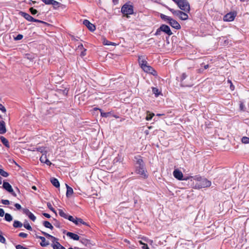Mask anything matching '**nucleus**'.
Listing matches in <instances>:
<instances>
[{
    "instance_id": "1",
    "label": "nucleus",
    "mask_w": 249,
    "mask_h": 249,
    "mask_svg": "<svg viewBox=\"0 0 249 249\" xmlns=\"http://www.w3.org/2000/svg\"><path fill=\"white\" fill-rule=\"evenodd\" d=\"M136 161V173L140 175L142 178H147L148 176L146 174V170L145 167L144 163L140 157H135Z\"/></svg>"
},
{
    "instance_id": "2",
    "label": "nucleus",
    "mask_w": 249,
    "mask_h": 249,
    "mask_svg": "<svg viewBox=\"0 0 249 249\" xmlns=\"http://www.w3.org/2000/svg\"><path fill=\"white\" fill-rule=\"evenodd\" d=\"M161 32L164 33L169 36H171L173 34L169 26L165 24H161L160 27L157 29L156 33L154 34V35L156 36H160Z\"/></svg>"
},
{
    "instance_id": "3",
    "label": "nucleus",
    "mask_w": 249,
    "mask_h": 249,
    "mask_svg": "<svg viewBox=\"0 0 249 249\" xmlns=\"http://www.w3.org/2000/svg\"><path fill=\"white\" fill-rule=\"evenodd\" d=\"M175 3L181 10L185 12H189L190 4L187 0H177Z\"/></svg>"
},
{
    "instance_id": "4",
    "label": "nucleus",
    "mask_w": 249,
    "mask_h": 249,
    "mask_svg": "<svg viewBox=\"0 0 249 249\" xmlns=\"http://www.w3.org/2000/svg\"><path fill=\"white\" fill-rule=\"evenodd\" d=\"M211 185V181L205 178H201L198 180V182L196 184V187L197 188H203L208 187Z\"/></svg>"
},
{
    "instance_id": "5",
    "label": "nucleus",
    "mask_w": 249,
    "mask_h": 249,
    "mask_svg": "<svg viewBox=\"0 0 249 249\" xmlns=\"http://www.w3.org/2000/svg\"><path fill=\"white\" fill-rule=\"evenodd\" d=\"M48 239H50L52 241L51 246L53 249H59L60 248L61 244L58 241V239L48 233Z\"/></svg>"
},
{
    "instance_id": "6",
    "label": "nucleus",
    "mask_w": 249,
    "mask_h": 249,
    "mask_svg": "<svg viewBox=\"0 0 249 249\" xmlns=\"http://www.w3.org/2000/svg\"><path fill=\"white\" fill-rule=\"evenodd\" d=\"M121 12L124 15H132L133 13V7L126 3L122 6Z\"/></svg>"
},
{
    "instance_id": "7",
    "label": "nucleus",
    "mask_w": 249,
    "mask_h": 249,
    "mask_svg": "<svg viewBox=\"0 0 249 249\" xmlns=\"http://www.w3.org/2000/svg\"><path fill=\"white\" fill-rule=\"evenodd\" d=\"M173 175L176 178L179 180H187L189 179L188 177L184 178L182 173L178 169H175L174 171Z\"/></svg>"
},
{
    "instance_id": "8",
    "label": "nucleus",
    "mask_w": 249,
    "mask_h": 249,
    "mask_svg": "<svg viewBox=\"0 0 249 249\" xmlns=\"http://www.w3.org/2000/svg\"><path fill=\"white\" fill-rule=\"evenodd\" d=\"M142 69L145 72L151 74L154 76H156L157 75V71L152 67L148 65V64L147 65L142 67Z\"/></svg>"
},
{
    "instance_id": "9",
    "label": "nucleus",
    "mask_w": 249,
    "mask_h": 249,
    "mask_svg": "<svg viewBox=\"0 0 249 249\" xmlns=\"http://www.w3.org/2000/svg\"><path fill=\"white\" fill-rule=\"evenodd\" d=\"M2 187L8 192L12 194L14 196H16V193L14 192L11 185L7 182H3Z\"/></svg>"
},
{
    "instance_id": "10",
    "label": "nucleus",
    "mask_w": 249,
    "mask_h": 249,
    "mask_svg": "<svg viewBox=\"0 0 249 249\" xmlns=\"http://www.w3.org/2000/svg\"><path fill=\"white\" fill-rule=\"evenodd\" d=\"M236 17V14L233 12H230L224 16L223 20L225 21H232Z\"/></svg>"
},
{
    "instance_id": "11",
    "label": "nucleus",
    "mask_w": 249,
    "mask_h": 249,
    "mask_svg": "<svg viewBox=\"0 0 249 249\" xmlns=\"http://www.w3.org/2000/svg\"><path fill=\"white\" fill-rule=\"evenodd\" d=\"M168 23H169L173 28L177 30H179L181 28V26L179 23L172 18H171L169 22H168Z\"/></svg>"
},
{
    "instance_id": "12",
    "label": "nucleus",
    "mask_w": 249,
    "mask_h": 249,
    "mask_svg": "<svg viewBox=\"0 0 249 249\" xmlns=\"http://www.w3.org/2000/svg\"><path fill=\"white\" fill-rule=\"evenodd\" d=\"M83 24L85 25L88 28V29L91 32L95 31L96 29L95 25L91 23L87 19L84 20Z\"/></svg>"
},
{
    "instance_id": "13",
    "label": "nucleus",
    "mask_w": 249,
    "mask_h": 249,
    "mask_svg": "<svg viewBox=\"0 0 249 249\" xmlns=\"http://www.w3.org/2000/svg\"><path fill=\"white\" fill-rule=\"evenodd\" d=\"M20 14L23 17H24L25 19H26L27 20L29 21L41 22V21L38 19H35L27 13L21 12L20 13Z\"/></svg>"
},
{
    "instance_id": "14",
    "label": "nucleus",
    "mask_w": 249,
    "mask_h": 249,
    "mask_svg": "<svg viewBox=\"0 0 249 249\" xmlns=\"http://www.w3.org/2000/svg\"><path fill=\"white\" fill-rule=\"evenodd\" d=\"M48 5H52L54 9L60 7L61 3L54 0H48Z\"/></svg>"
},
{
    "instance_id": "15",
    "label": "nucleus",
    "mask_w": 249,
    "mask_h": 249,
    "mask_svg": "<svg viewBox=\"0 0 249 249\" xmlns=\"http://www.w3.org/2000/svg\"><path fill=\"white\" fill-rule=\"evenodd\" d=\"M67 236L71 238V239H72L74 240H79L80 239L79 236L77 234L73 232H68L66 233Z\"/></svg>"
},
{
    "instance_id": "16",
    "label": "nucleus",
    "mask_w": 249,
    "mask_h": 249,
    "mask_svg": "<svg viewBox=\"0 0 249 249\" xmlns=\"http://www.w3.org/2000/svg\"><path fill=\"white\" fill-rule=\"evenodd\" d=\"M6 132L5 123L3 121H0V134H3Z\"/></svg>"
},
{
    "instance_id": "17",
    "label": "nucleus",
    "mask_w": 249,
    "mask_h": 249,
    "mask_svg": "<svg viewBox=\"0 0 249 249\" xmlns=\"http://www.w3.org/2000/svg\"><path fill=\"white\" fill-rule=\"evenodd\" d=\"M74 223L77 226H80L81 224H83V225H86L87 226H89V224L87 223L84 222L80 218L76 217L75 219V221H74Z\"/></svg>"
},
{
    "instance_id": "18",
    "label": "nucleus",
    "mask_w": 249,
    "mask_h": 249,
    "mask_svg": "<svg viewBox=\"0 0 249 249\" xmlns=\"http://www.w3.org/2000/svg\"><path fill=\"white\" fill-rule=\"evenodd\" d=\"M50 182L56 188H58L60 187V183L58 180L55 178H51Z\"/></svg>"
},
{
    "instance_id": "19",
    "label": "nucleus",
    "mask_w": 249,
    "mask_h": 249,
    "mask_svg": "<svg viewBox=\"0 0 249 249\" xmlns=\"http://www.w3.org/2000/svg\"><path fill=\"white\" fill-rule=\"evenodd\" d=\"M24 213L33 221L36 220V216L28 210V209H24Z\"/></svg>"
},
{
    "instance_id": "20",
    "label": "nucleus",
    "mask_w": 249,
    "mask_h": 249,
    "mask_svg": "<svg viewBox=\"0 0 249 249\" xmlns=\"http://www.w3.org/2000/svg\"><path fill=\"white\" fill-rule=\"evenodd\" d=\"M139 64L140 65L141 68L142 67L147 65V62L144 59L142 56H139L138 58Z\"/></svg>"
},
{
    "instance_id": "21",
    "label": "nucleus",
    "mask_w": 249,
    "mask_h": 249,
    "mask_svg": "<svg viewBox=\"0 0 249 249\" xmlns=\"http://www.w3.org/2000/svg\"><path fill=\"white\" fill-rule=\"evenodd\" d=\"M66 186L67 187L66 196L67 197H70L73 193V191L72 188L67 184H66Z\"/></svg>"
},
{
    "instance_id": "22",
    "label": "nucleus",
    "mask_w": 249,
    "mask_h": 249,
    "mask_svg": "<svg viewBox=\"0 0 249 249\" xmlns=\"http://www.w3.org/2000/svg\"><path fill=\"white\" fill-rule=\"evenodd\" d=\"M160 18L162 20H163L164 21H166L167 23H168V22H169V21L171 19V18L170 17L167 16L163 14H160Z\"/></svg>"
},
{
    "instance_id": "23",
    "label": "nucleus",
    "mask_w": 249,
    "mask_h": 249,
    "mask_svg": "<svg viewBox=\"0 0 249 249\" xmlns=\"http://www.w3.org/2000/svg\"><path fill=\"white\" fill-rule=\"evenodd\" d=\"M0 138L1 141L2 142V143L6 147L9 148L10 146H9L8 141L3 136H1Z\"/></svg>"
},
{
    "instance_id": "24",
    "label": "nucleus",
    "mask_w": 249,
    "mask_h": 249,
    "mask_svg": "<svg viewBox=\"0 0 249 249\" xmlns=\"http://www.w3.org/2000/svg\"><path fill=\"white\" fill-rule=\"evenodd\" d=\"M188 18V15L185 13V12H183L182 11L181 12V13L180 14L179 18L182 20H185L187 19Z\"/></svg>"
},
{
    "instance_id": "25",
    "label": "nucleus",
    "mask_w": 249,
    "mask_h": 249,
    "mask_svg": "<svg viewBox=\"0 0 249 249\" xmlns=\"http://www.w3.org/2000/svg\"><path fill=\"white\" fill-rule=\"evenodd\" d=\"M95 110H99L101 113V116L103 117L107 118L109 116L110 112H104L101 109L98 108H95Z\"/></svg>"
},
{
    "instance_id": "26",
    "label": "nucleus",
    "mask_w": 249,
    "mask_h": 249,
    "mask_svg": "<svg viewBox=\"0 0 249 249\" xmlns=\"http://www.w3.org/2000/svg\"><path fill=\"white\" fill-rule=\"evenodd\" d=\"M40 160L42 163H47V154L46 153L42 154L40 158Z\"/></svg>"
},
{
    "instance_id": "27",
    "label": "nucleus",
    "mask_w": 249,
    "mask_h": 249,
    "mask_svg": "<svg viewBox=\"0 0 249 249\" xmlns=\"http://www.w3.org/2000/svg\"><path fill=\"white\" fill-rule=\"evenodd\" d=\"M141 239L142 241L150 244V245H152V243H153V240L149 239L148 237H145V236H142V237H141Z\"/></svg>"
},
{
    "instance_id": "28",
    "label": "nucleus",
    "mask_w": 249,
    "mask_h": 249,
    "mask_svg": "<svg viewBox=\"0 0 249 249\" xmlns=\"http://www.w3.org/2000/svg\"><path fill=\"white\" fill-rule=\"evenodd\" d=\"M59 215L63 217L65 219H66L67 217V216L68 215V214L65 213L61 209H59Z\"/></svg>"
},
{
    "instance_id": "29",
    "label": "nucleus",
    "mask_w": 249,
    "mask_h": 249,
    "mask_svg": "<svg viewBox=\"0 0 249 249\" xmlns=\"http://www.w3.org/2000/svg\"><path fill=\"white\" fill-rule=\"evenodd\" d=\"M5 219L8 222H10L12 220L13 217L11 214L9 213H6L5 214Z\"/></svg>"
},
{
    "instance_id": "30",
    "label": "nucleus",
    "mask_w": 249,
    "mask_h": 249,
    "mask_svg": "<svg viewBox=\"0 0 249 249\" xmlns=\"http://www.w3.org/2000/svg\"><path fill=\"white\" fill-rule=\"evenodd\" d=\"M22 224L18 221H15L13 224V226L15 228L21 227Z\"/></svg>"
},
{
    "instance_id": "31",
    "label": "nucleus",
    "mask_w": 249,
    "mask_h": 249,
    "mask_svg": "<svg viewBox=\"0 0 249 249\" xmlns=\"http://www.w3.org/2000/svg\"><path fill=\"white\" fill-rule=\"evenodd\" d=\"M103 43V44L105 45L108 46V45H115V43L109 41L107 39H104Z\"/></svg>"
},
{
    "instance_id": "32",
    "label": "nucleus",
    "mask_w": 249,
    "mask_h": 249,
    "mask_svg": "<svg viewBox=\"0 0 249 249\" xmlns=\"http://www.w3.org/2000/svg\"><path fill=\"white\" fill-rule=\"evenodd\" d=\"M48 208L52 211L55 215H56V213L55 209L53 207L51 204L49 202H48Z\"/></svg>"
},
{
    "instance_id": "33",
    "label": "nucleus",
    "mask_w": 249,
    "mask_h": 249,
    "mask_svg": "<svg viewBox=\"0 0 249 249\" xmlns=\"http://www.w3.org/2000/svg\"><path fill=\"white\" fill-rule=\"evenodd\" d=\"M242 142L246 144L249 143V138L243 137L242 139Z\"/></svg>"
},
{
    "instance_id": "34",
    "label": "nucleus",
    "mask_w": 249,
    "mask_h": 249,
    "mask_svg": "<svg viewBox=\"0 0 249 249\" xmlns=\"http://www.w3.org/2000/svg\"><path fill=\"white\" fill-rule=\"evenodd\" d=\"M152 91L155 94L156 96H158L160 93L159 89L156 88H153L152 89Z\"/></svg>"
},
{
    "instance_id": "35",
    "label": "nucleus",
    "mask_w": 249,
    "mask_h": 249,
    "mask_svg": "<svg viewBox=\"0 0 249 249\" xmlns=\"http://www.w3.org/2000/svg\"><path fill=\"white\" fill-rule=\"evenodd\" d=\"M0 175L4 177H7L8 176V174L6 172H5L3 170L0 169Z\"/></svg>"
},
{
    "instance_id": "36",
    "label": "nucleus",
    "mask_w": 249,
    "mask_h": 249,
    "mask_svg": "<svg viewBox=\"0 0 249 249\" xmlns=\"http://www.w3.org/2000/svg\"><path fill=\"white\" fill-rule=\"evenodd\" d=\"M80 242L85 246H86L89 242L88 240L85 238H81Z\"/></svg>"
},
{
    "instance_id": "37",
    "label": "nucleus",
    "mask_w": 249,
    "mask_h": 249,
    "mask_svg": "<svg viewBox=\"0 0 249 249\" xmlns=\"http://www.w3.org/2000/svg\"><path fill=\"white\" fill-rule=\"evenodd\" d=\"M66 219H68L70 221H71L73 223H74V221H75V218H74L73 216L68 214Z\"/></svg>"
},
{
    "instance_id": "38",
    "label": "nucleus",
    "mask_w": 249,
    "mask_h": 249,
    "mask_svg": "<svg viewBox=\"0 0 249 249\" xmlns=\"http://www.w3.org/2000/svg\"><path fill=\"white\" fill-rule=\"evenodd\" d=\"M24 227L28 230H32V227L29 223H24Z\"/></svg>"
},
{
    "instance_id": "39",
    "label": "nucleus",
    "mask_w": 249,
    "mask_h": 249,
    "mask_svg": "<svg viewBox=\"0 0 249 249\" xmlns=\"http://www.w3.org/2000/svg\"><path fill=\"white\" fill-rule=\"evenodd\" d=\"M30 11L31 12L32 15H35L37 12V10L33 8V7L30 8Z\"/></svg>"
},
{
    "instance_id": "40",
    "label": "nucleus",
    "mask_w": 249,
    "mask_h": 249,
    "mask_svg": "<svg viewBox=\"0 0 249 249\" xmlns=\"http://www.w3.org/2000/svg\"><path fill=\"white\" fill-rule=\"evenodd\" d=\"M6 241V240L5 238L0 234V242L1 243H5Z\"/></svg>"
},
{
    "instance_id": "41",
    "label": "nucleus",
    "mask_w": 249,
    "mask_h": 249,
    "mask_svg": "<svg viewBox=\"0 0 249 249\" xmlns=\"http://www.w3.org/2000/svg\"><path fill=\"white\" fill-rule=\"evenodd\" d=\"M22 38L23 36L22 35L19 34L15 38V39L16 40H19L21 39Z\"/></svg>"
},
{
    "instance_id": "42",
    "label": "nucleus",
    "mask_w": 249,
    "mask_h": 249,
    "mask_svg": "<svg viewBox=\"0 0 249 249\" xmlns=\"http://www.w3.org/2000/svg\"><path fill=\"white\" fill-rule=\"evenodd\" d=\"M1 202L4 205H8L10 203V202L8 200L2 199Z\"/></svg>"
},
{
    "instance_id": "43",
    "label": "nucleus",
    "mask_w": 249,
    "mask_h": 249,
    "mask_svg": "<svg viewBox=\"0 0 249 249\" xmlns=\"http://www.w3.org/2000/svg\"><path fill=\"white\" fill-rule=\"evenodd\" d=\"M19 236L22 238H26L27 236V234L24 232H20L19 234Z\"/></svg>"
},
{
    "instance_id": "44",
    "label": "nucleus",
    "mask_w": 249,
    "mask_h": 249,
    "mask_svg": "<svg viewBox=\"0 0 249 249\" xmlns=\"http://www.w3.org/2000/svg\"><path fill=\"white\" fill-rule=\"evenodd\" d=\"M0 110H1L3 112H6V108L1 104H0Z\"/></svg>"
},
{
    "instance_id": "45",
    "label": "nucleus",
    "mask_w": 249,
    "mask_h": 249,
    "mask_svg": "<svg viewBox=\"0 0 249 249\" xmlns=\"http://www.w3.org/2000/svg\"><path fill=\"white\" fill-rule=\"evenodd\" d=\"M17 249H27V248L23 247L22 246L20 245H18L16 246Z\"/></svg>"
},
{
    "instance_id": "46",
    "label": "nucleus",
    "mask_w": 249,
    "mask_h": 249,
    "mask_svg": "<svg viewBox=\"0 0 249 249\" xmlns=\"http://www.w3.org/2000/svg\"><path fill=\"white\" fill-rule=\"evenodd\" d=\"M4 215H5L4 210L0 208V216L2 217Z\"/></svg>"
},
{
    "instance_id": "47",
    "label": "nucleus",
    "mask_w": 249,
    "mask_h": 249,
    "mask_svg": "<svg viewBox=\"0 0 249 249\" xmlns=\"http://www.w3.org/2000/svg\"><path fill=\"white\" fill-rule=\"evenodd\" d=\"M186 77H187V75L185 73H183L181 75V80L182 81V80H184Z\"/></svg>"
},
{
    "instance_id": "48",
    "label": "nucleus",
    "mask_w": 249,
    "mask_h": 249,
    "mask_svg": "<svg viewBox=\"0 0 249 249\" xmlns=\"http://www.w3.org/2000/svg\"><path fill=\"white\" fill-rule=\"evenodd\" d=\"M181 12V11L177 10L174 15L177 16L179 18Z\"/></svg>"
},
{
    "instance_id": "49",
    "label": "nucleus",
    "mask_w": 249,
    "mask_h": 249,
    "mask_svg": "<svg viewBox=\"0 0 249 249\" xmlns=\"http://www.w3.org/2000/svg\"><path fill=\"white\" fill-rule=\"evenodd\" d=\"M168 9L171 12H172V13L173 14V15H175L176 12L177 10H174V9H172V8H169V7H168Z\"/></svg>"
},
{
    "instance_id": "50",
    "label": "nucleus",
    "mask_w": 249,
    "mask_h": 249,
    "mask_svg": "<svg viewBox=\"0 0 249 249\" xmlns=\"http://www.w3.org/2000/svg\"><path fill=\"white\" fill-rule=\"evenodd\" d=\"M15 206L18 210L20 209L21 208V205L20 204H18V203H16L15 204Z\"/></svg>"
},
{
    "instance_id": "51",
    "label": "nucleus",
    "mask_w": 249,
    "mask_h": 249,
    "mask_svg": "<svg viewBox=\"0 0 249 249\" xmlns=\"http://www.w3.org/2000/svg\"><path fill=\"white\" fill-rule=\"evenodd\" d=\"M40 245L42 247H45L47 246V242H46V240L44 241H42L40 243Z\"/></svg>"
},
{
    "instance_id": "52",
    "label": "nucleus",
    "mask_w": 249,
    "mask_h": 249,
    "mask_svg": "<svg viewBox=\"0 0 249 249\" xmlns=\"http://www.w3.org/2000/svg\"><path fill=\"white\" fill-rule=\"evenodd\" d=\"M86 50H87L86 49H84V50L81 52V55L82 56H84L86 55Z\"/></svg>"
},
{
    "instance_id": "53",
    "label": "nucleus",
    "mask_w": 249,
    "mask_h": 249,
    "mask_svg": "<svg viewBox=\"0 0 249 249\" xmlns=\"http://www.w3.org/2000/svg\"><path fill=\"white\" fill-rule=\"evenodd\" d=\"M48 228L50 229L51 230H52L53 228V225L49 222H48Z\"/></svg>"
},
{
    "instance_id": "54",
    "label": "nucleus",
    "mask_w": 249,
    "mask_h": 249,
    "mask_svg": "<svg viewBox=\"0 0 249 249\" xmlns=\"http://www.w3.org/2000/svg\"><path fill=\"white\" fill-rule=\"evenodd\" d=\"M230 89L231 90H233L234 89V86L233 85L231 81H230Z\"/></svg>"
},
{
    "instance_id": "55",
    "label": "nucleus",
    "mask_w": 249,
    "mask_h": 249,
    "mask_svg": "<svg viewBox=\"0 0 249 249\" xmlns=\"http://www.w3.org/2000/svg\"><path fill=\"white\" fill-rule=\"evenodd\" d=\"M142 249H150L149 248V247H148L147 245H144V246H143L142 247Z\"/></svg>"
},
{
    "instance_id": "56",
    "label": "nucleus",
    "mask_w": 249,
    "mask_h": 249,
    "mask_svg": "<svg viewBox=\"0 0 249 249\" xmlns=\"http://www.w3.org/2000/svg\"><path fill=\"white\" fill-rule=\"evenodd\" d=\"M71 40H74V41L78 40V39L76 37H75V36H71Z\"/></svg>"
},
{
    "instance_id": "57",
    "label": "nucleus",
    "mask_w": 249,
    "mask_h": 249,
    "mask_svg": "<svg viewBox=\"0 0 249 249\" xmlns=\"http://www.w3.org/2000/svg\"><path fill=\"white\" fill-rule=\"evenodd\" d=\"M78 49H81V50H82L83 49H84L83 45L82 44H81L79 45H78Z\"/></svg>"
},
{
    "instance_id": "58",
    "label": "nucleus",
    "mask_w": 249,
    "mask_h": 249,
    "mask_svg": "<svg viewBox=\"0 0 249 249\" xmlns=\"http://www.w3.org/2000/svg\"><path fill=\"white\" fill-rule=\"evenodd\" d=\"M139 243H140V245H143V246H144V245H147L146 244H145V243H143V242L142 241V240L139 241Z\"/></svg>"
},
{
    "instance_id": "59",
    "label": "nucleus",
    "mask_w": 249,
    "mask_h": 249,
    "mask_svg": "<svg viewBox=\"0 0 249 249\" xmlns=\"http://www.w3.org/2000/svg\"><path fill=\"white\" fill-rule=\"evenodd\" d=\"M120 160V159L119 158H116L114 160V162H118Z\"/></svg>"
},
{
    "instance_id": "60",
    "label": "nucleus",
    "mask_w": 249,
    "mask_h": 249,
    "mask_svg": "<svg viewBox=\"0 0 249 249\" xmlns=\"http://www.w3.org/2000/svg\"><path fill=\"white\" fill-rule=\"evenodd\" d=\"M38 238H39L40 239H41V240L43 242L44 241V240H45V238L44 237L39 236Z\"/></svg>"
},
{
    "instance_id": "61",
    "label": "nucleus",
    "mask_w": 249,
    "mask_h": 249,
    "mask_svg": "<svg viewBox=\"0 0 249 249\" xmlns=\"http://www.w3.org/2000/svg\"><path fill=\"white\" fill-rule=\"evenodd\" d=\"M119 0H112L114 4H116L118 3Z\"/></svg>"
},
{
    "instance_id": "62",
    "label": "nucleus",
    "mask_w": 249,
    "mask_h": 249,
    "mask_svg": "<svg viewBox=\"0 0 249 249\" xmlns=\"http://www.w3.org/2000/svg\"><path fill=\"white\" fill-rule=\"evenodd\" d=\"M47 221H44L43 222V225H44L45 227H47Z\"/></svg>"
},
{
    "instance_id": "63",
    "label": "nucleus",
    "mask_w": 249,
    "mask_h": 249,
    "mask_svg": "<svg viewBox=\"0 0 249 249\" xmlns=\"http://www.w3.org/2000/svg\"><path fill=\"white\" fill-rule=\"evenodd\" d=\"M152 116H150V117H148V116H147V117H146V120H151V119H152Z\"/></svg>"
},
{
    "instance_id": "64",
    "label": "nucleus",
    "mask_w": 249,
    "mask_h": 249,
    "mask_svg": "<svg viewBox=\"0 0 249 249\" xmlns=\"http://www.w3.org/2000/svg\"><path fill=\"white\" fill-rule=\"evenodd\" d=\"M59 249H66L65 247H64L63 246L61 245V246L60 247V248Z\"/></svg>"
}]
</instances>
